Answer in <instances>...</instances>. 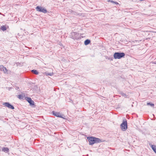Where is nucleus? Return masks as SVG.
Listing matches in <instances>:
<instances>
[{
    "instance_id": "f257e3e1",
    "label": "nucleus",
    "mask_w": 156,
    "mask_h": 156,
    "mask_svg": "<svg viewBox=\"0 0 156 156\" xmlns=\"http://www.w3.org/2000/svg\"><path fill=\"white\" fill-rule=\"evenodd\" d=\"M88 141L90 145H93L94 144L102 142L101 140L99 138L92 137H87Z\"/></svg>"
},
{
    "instance_id": "f03ea898",
    "label": "nucleus",
    "mask_w": 156,
    "mask_h": 156,
    "mask_svg": "<svg viewBox=\"0 0 156 156\" xmlns=\"http://www.w3.org/2000/svg\"><path fill=\"white\" fill-rule=\"evenodd\" d=\"M125 54L123 52H115L114 54V58L115 59H120L124 57Z\"/></svg>"
},
{
    "instance_id": "7ed1b4c3",
    "label": "nucleus",
    "mask_w": 156,
    "mask_h": 156,
    "mask_svg": "<svg viewBox=\"0 0 156 156\" xmlns=\"http://www.w3.org/2000/svg\"><path fill=\"white\" fill-rule=\"evenodd\" d=\"M121 129L123 131H125L127 128V121L126 119L124 120L123 122L121 124Z\"/></svg>"
},
{
    "instance_id": "20e7f679",
    "label": "nucleus",
    "mask_w": 156,
    "mask_h": 156,
    "mask_svg": "<svg viewBox=\"0 0 156 156\" xmlns=\"http://www.w3.org/2000/svg\"><path fill=\"white\" fill-rule=\"evenodd\" d=\"M36 9L37 11L44 13H46L47 12V10L43 7L38 6L36 7Z\"/></svg>"
},
{
    "instance_id": "39448f33",
    "label": "nucleus",
    "mask_w": 156,
    "mask_h": 156,
    "mask_svg": "<svg viewBox=\"0 0 156 156\" xmlns=\"http://www.w3.org/2000/svg\"><path fill=\"white\" fill-rule=\"evenodd\" d=\"M71 37L74 39H78L79 38V34L76 32H73L71 34Z\"/></svg>"
},
{
    "instance_id": "423d86ee",
    "label": "nucleus",
    "mask_w": 156,
    "mask_h": 156,
    "mask_svg": "<svg viewBox=\"0 0 156 156\" xmlns=\"http://www.w3.org/2000/svg\"><path fill=\"white\" fill-rule=\"evenodd\" d=\"M3 105L9 108H11L12 109H14V107L8 102L4 103L3 104Z\"/></svg>"
},
{
    "instance_id": "0eeeda50",
    "label": "nucleus",
    "mask_w": 156,
    "mask_h": 156,
    "mask_svg": "<svg viewBox=\"0 0 156 156\" xmlns=\"http://www.w3.org/2000/svg\"><path fill=\"white\" fill-rule=\"evenodd\" d=\"M0 70L2 71L4 73H6L7 72V70L6 68L4 67L2 65H0Z\"/></svg>"
},
{
    "instance_id": "6e6552de",
    "label": "nucleus",
    "mask_w": 156,
    "mask_h": 156,
    "mask_svg": "<svg viewBox=\"0 0 156 156\" xmlns=\"http://www.w3.org/2000/svg\"><path fill=\"white\" fill-rule=\"evenodd\" d=\"M53 114L54 115L59 117L63 118V115H61L59 112H53Z\"/></svg>"
},
{
    "instance_id": "1a4fd4ad",
    "label": "nucleus",
    "mask_w": 156,
    "mask_h": 156,
    "mask_svg": "<svg viewBox=\"0 0 156 156\" xmlns=\"http://www.w3.org/2000/svg\"><path fill=\"white\" fill-rule=\"evenodd\" d=\"M26 100L31 105H34V102L30 98H27Z\"/></svg>"
},
{
    "instance_id": "9d476101",
    "label": "nucleus",
    "mask_w": 156,
    "mask_h": 156,
    "mask_svg": "<svg viewBox=\"0 0 156 156\" xmlns=\"http://www.w3.org/2000/svg\"><path fill=\"white\" fill-rule=\"evenodd\" d=\"M150 146L151 147L152 149L156 154V146L155 145H150Z\"/></svg>"
},
{
    "instance_id": "9b49d317",
    "label": "nucleus",
    "mask_w": 156,
    "mask_h": 156,
    "mask_svg": "<svg viewBox=\"0 0 156 156\" xmlns=\"http://www.w3.org/2000/svg\"><path fill=\"white\" fill-rule=\"evenodd\" d=\"M2 151L5 153H7L9 151V149L7 147H3L2 148Z\"/></svg>"
},
{
    "instance_id": "f8f14e48",
    "label": "nucleus",
    "mask_w": 156,
    "mask_h": 156,
    "mask_svg": "<svg viewBox=\"0 0 156 156\" xmlns=\"http://www.w3.org/2000/svg\"><path fill=\"white\" fill-rule=\"evenodd\" d=\"M90 41L89 40H86L84 41V44L85 45H87L90 42Z\"/></svg>"
},
{
    "instance_id": "ddd939ff",
    "label": "nucleus",
    "mask_w": 156,
    "mask_h": 156,
    "mask_svg": "<svg viewBox=\"0 0 156 156\" xmlns=\"http://www.w3.org/2000/svg\"><path fill=\"white\" fill-rule=\"evenodd\" d=\"M1 29L3 31H5L6 30V28L5 26H2L1 27Z\"/></svg>"
},
{
    "instance_id": "4468645a",
    "label": "nucleus",
    "mask_w": 156,
    "mask_h": 156,
    "mask_svg": "<svg viewBox=\"0 0 156 156\" xmlns=\"http://www.w3.org/2000/svg\"><path fill=\"white\" fill-rule=\"evenodd\" d=\"M31 71L35 74H38V72L36 70H32Z\"/></svg>"
},
{
    "instance_id": "2eb2a0df",
    "label": "nucleus",
    "mask_w": 156,
    "mask_h": 156,
    "mask_svg": "<svg viewBox=\"0 0 156 156\" xmlns=\"http://www.w3.org/2000/svg\"><path fill=\"white\" fill-rule=\"evenodd\" d=\"M108 1L109 2H112V3H113V4H115L117 5L118 4V3L117 2H114V1H112V0H108Z\"/></svg>"
},
{
    "instance_id": "dca6fc26",
    "label": "nucleus",
    "mask_w": 156,
    "mask_h": 156,
    "mask_svg": "<svg viewBox=\"0 0 156 156\" xmlns=\"http://www.w3.org/2000/svg\"><path fill=\"white\" fill-rule=\"evenodd\" d=\"M18 98L20 99H22L23 98V95L22 94H20L18 95Z\"/></svg>"
},
{
    "instance_id": "f3484780",
    "label": "nucleus",
    "mask_w": 156,
    "mask_h": 156,
    "mask_svg": "<svg viewBox=\"0 0 156 156\" xmlns=\"http://www.w3.org/2000/svg\"><path fill=\"white\" fill-rule=\"evenodd\" d=\"M147 105H150L151 106H154V104L152 103H147Z\"/></svg>"
},
{
    "instance_id": "a211bd4d",
    "label": "nucleus",
    "mask_w": 156,
    "mask_h": 156,
    "mask_svg": "<svg viewBox=\"0 0 156 156\" xmlns=\"http://www.w3.org/2000/svg\"><path fill=\"white\" fill-rule=\"evenodd\" d=\"M121 94L123 97H126V94H124V93H121Z\"/></svg>"
},
{
    "instance_id": "6ab92c4d",
    "label": "nucleus",
    "mask_w": 156,
    "mask_h": 156,
    "mask_svg": "<svg viewBox=\"0 0 156 156\" xmlns=\"http://www.w3.org/2000/svg\"><path fill=\"white\" fill-rule=\"evenodd\" d=\"M53 73H47V75L51 76L53 75Z\"/></svg>"
}]
</instances>
